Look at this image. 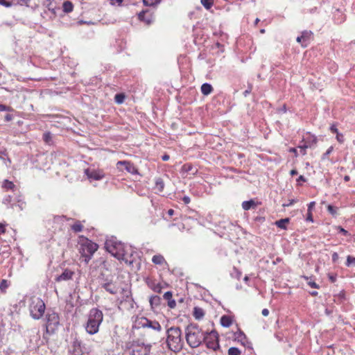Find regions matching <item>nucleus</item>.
<instances>
[{"instance_id":"6ab92c4d","label":"nucleus","mask_w":355,"mask_h":355,"mask_svg":"<svg viewBox=\"0 0 355 355\" xmlns=\"http://www.w3.org/2000/svg\"><path fill=\"white\" fill-rule=\"evenodd\" d=\"M146 328H150L157 331H160L162 330V327L157 320H151L146 318Z\"/></svg>"},{"instance_id":"9b49d317","label":"nucleus","mask_w":355,"mask_h":355,"mask_svg":"<svg viewBox=\"0 0 355 355\" xmlns=\"http://www.w3.org/2000/svg\"><path fill=\"white\" fill-rule=\"evenodd\" d=\"M155 12L151 9L146 8L138 13V19L147 25L153 24L155 21Z\"/></svg>"},{"instance_id":"c9c22d12","label":"nucleus","mask_w":355,"mask_h":355,"mask_svg":"<svg viewBox=\"0 0 355 355\" xmlns=\"http://www.w3.org/2000/svg\"><path fill=\"white\" fill-rule=\"evenodd\" d=\"M71 229L76 233L80 232L83 231V225L80 220H76V223L71 226Z\"/></svg>"},{"instance_id":"2f4dec72","label":"nucleus","mask_w":355,"mask_h":355,"mask_svg":"<svg viewBox=\"0 0 355 355\" xmlns=\"http://www.w3.org/2000/svg\"><path fill=\"white\" fill-rule=\"evenodd\" d=\"M182 171L185 173H191L194 175L197 173V169L194 168L191 164H185L182 167Z\"/></svg>"},{"instance_id":"37998d69","label":"nucleus","mask_w":355,"mask_h":355,"mask_svg":"<svg viewBox=\"0 0 355 355\" xmlns=\"http://www.w3.org/2000/svg\"><path fill=\"white\" fill-rule=\"evenodd\" d=\"M7 113L4 116V120L6 122H9L12 121L15 117V114L16 112L13 110V112H6Z\"/></svg>"},{"instance_id":"e2e57ef3","label":"nucleus","mask_w":355,"mask_h":355,"mask_svg":"<svg viewBox=\"0 0 355 355\" xmlns=\"http://www.w3.org/2000/svg\"><path fill=\"white\" fill-rule=\"evenodd\" d=\"M329 130L334 134H338L339 132L336 124H332L330 126Z\"/></svg>"},{"instance_id":"f257e3e1","label":"nucleus","mask_w":355,"mask_h":355,"mask_svg":"<svg viewBox=\"0 0 355 355\" xmlns=\"http://www.w3.org/2000/svg\"><path fill=\"white\" fill-rule=\"evenodd\" d=\"M105 248L114 257L123 261L125 263L132 264L134 260L128 257V246L116 240V238L107 239L105 243Z\"/></svg>"},{"instance_id":"a211bd4d","label":"nucleus","mask_w":355,"mask_h":355,"mask_svg":"<svg viewBox=\"0 0 355 355\" xmlns=\"http://www.w3.org/2000/svg\"><path fill=\"white\" fill-rule=\"evenodd\" d=\"M15 207H17L19 211H22L25 208L26 202L21 195L15 194Z\"/></svg>"},{"instance_id":"423d86ee","label":"nucleus","mask_w":355,"mask_h":355,"mask_svg":"<svg viewBox=\"0 0 355 355\" xmlns=\"http://www.w3.org/2000/svg\"><path fill=\"white\" fill-rule=\"evenodd\" d=\"M125 348L130 351V355H149L152 345L145 344L139 339H136L126 342Z\"/></svg>"},{"instance_id":"3c124183","label":"nucleus","mask_w":355,"mask_h":355,"mask_svg":"<svg viewBox=\"0 0 355 355\" xmlns=\"http://www.w3.org/2000/svg\"><path fill=\"white\" fill-rule=\"evenodd\" d=\"M297 148L300 149V153L302 155H305L306 154V149L309 147L305 143H304V144L299 145Z\"/></svg>"},{"instance_id":"6e6552de","label":"nucleus","mask_w":355,"mask_h":355,"mask_svg":"<svg viewBox=\"0 0 355 355\" xmlns=\"http://www.w3.org/2000/svg\"><path fill=\"white\" fill-rule=\"evenodd\" d=\"M202 343H205L207 348L213 349L214 351L219 349V335L218 332L215 329L211 331H205Z\"/></svg>"},{"instance_id":"f8f14e48","label":"nucleus","mask_w":355,"mask_h":355,"mask_svg":"<svg viewBox=\"0 0 355 355\" xmlns=\"http://www.w3.org/2000/svg\"><path fill=\"white\" fill-rule=\"evenodd\" d=\"M85 174L89 180H101L105 177V173L101 169L87 168L85 170Z\"/></svg>"},{"instance_id":"a19ab883","label":"nucleus","mask_w":355,"mask_h":355,"mask_svg":"<svg viewBox=\"0 0 355 355\" xmlns=\"http://www.w3.org/2000/svg\"><path fill=\"white\" fill-rule=\"evenodd\" d=\"M200 2L205 9L209 10L213 6L214 0H201Z\"/></svg>"},{"instance_id":"c756f323","label":"nucleus","mask_w":355,"mask_h":355,"mask_svg":"<svg viewBox=\"0 0 355 355\" xmlns=\"http://www.w3.org/2000/svg\"><path fill=\"white\" fill-rule=\"evenodd\" d=\"M73 10V4L70 1H66L62 3V11L64 13H69Z\"/></svg>"},{"instance_id":"69168bd1","label":"nucleus","mask_w":355,"mask_h":355,"mask_svg":"<svg viewBox=\"0 0 355 355\" xmlns=\"http://www.w3.org/2000/svg\"><path fill=\"white\" fill-rule=\"evenodd\" d=\"M339 259V255L336 252L332 253V262L334 263H336Z\"/></svg>"},{"instance_id":"864d4df0","label":"nucleus","mask_w":355,"mask_h":355,"mask_svg":"<svg viewBox=\"0 0 355 355\" xmlns=\"http://www.w3.org/2000/svg\"><path fill=\"white\" fill-rule=\"evenodd\" d=\"M122 292L125 293V294L123 296V300L124 301H129L130 299L132 300V297H131L130 291H125L124 288H122Z\"/></svg>"},{"instance_id":"c03bdc74","label":"nucleus","mask_w":355,"mask_h":355,"mask_svg":"<svg viewBox=\"0 0 355 355\" xmlns=\"http://www.w3.org/2000/svg\"><path fill=\"white\" fill-rule=\"evenodd\" d=\"M15 6H26L29 7V1L31 0H13Z\"/></svg>"},{"instance_id":"c85d7f7f","label":"nucleus","mask_w":355,"mask_h":355,"mask_svg":"<svg viewBox=\"0 0 355 355\" xmlns=\"http://www.w3.org/2000/svg\"><path fill=\"white\" fill-rule=\"evenodd\" d=\"M0 159L3 160L6 166H8L11 164V159H10L6 150L0 151Z\"/></svg>"},{"instance_id":"5fc2aeb1","label":"nucleus","mask_w":355,"mask_h":355,"mask_svg":"<svg viewBox=\"0 0 355 355\" xmlns=\"http://www.w3.org/2000/svg\"><path fill=\"white\" fill-rule=\"evenodd\" d=\"M128 259H132L135 261L134 256L136 254V252H135V250L133 249H132V248L130 246H128Z\"/></svg>"},{"instance_id":"09e8293b","label":"nucleus","mask_w":355,"mask_h":355,"mask_svg":"<svg viewBox=\"0 0 355 355\" xmlns=\"http://www.w3.org/2000/svg\"><path fill=\"white\" fill-rule=\"evenodd\" d=\"M9 286V283L6 279H2L0 282V290L3 292Z\"/></svg>"},{"instance_id":"4c0bfd02","label":"nucleus","mask_w":355,"mask_h":355,"mask_svg":"<svg viewBox=\"0 0 355 355\" xmlns=\"http://www.w3.org/2000/svg\"><path fill=\"white\" fill-rule=\"evenodd\" d=\"M125 95L123 93H118L114 96V101L117 104H121L125 100Z\"/></svg>"},{"instance_id":"4468645a","label":"nucleus","mask_w":355,"mask_h":355,"mask_svg":"<svg viewBox=\"0 0 355 355\" xmlns=\"http://www.w3.org/2000/svg\"><path fill=\"white\" fill-rule=\"evenodd\" d=\"M117 166L122 165L125 166V170L131 173V174H138V169L137 168L132 164V162L126 160L123 161H119L117 162Z\"/></svg>"},{"instance_id":"7c9ffc66","label":"nucleus","mask_w":355,"mask_h":355,"mask_svg":"<svg viewBox=\"0 0 355 355\" xmlns=\"http://www.w3.org/2000/svg\"><path fill=\"white\" fill-rule=\"evenodd\" d=\"M2 187L6 191L12 190V191H15V189H16L15 184L8 180H3Z\"/></svg>"},{"instance_id":"6e6d98bb","label":"nucleus","mask_w":355,"mask_h":355,"mask_svg":"<svg viewBox=\"0 0 355 355\" xmlns=\"http://www.w3.org/2000/svg\"><path fill=\"white\" fill-rule=\"evenodd\" d=\"M334 150L333 146H330L327 151L322 155V159H326L328 156L332 153Z\"/></svg>"},{"instance_id":"9d476101","label":"nucleus","mask_w":355,"mask_h":355,"mask_svg":"<svg viewBox=\"0 0 355 355\" xmlns=\"http://www.w3.org/2000/svg\"><path fill=\"white\" fill-rule=\"evenodd\" d=\"M71 347L73 355H89V351L85 347V345H84L76 336L73 339Z\"/></svg>"},{"instance_id":"4be33fe9","label":"nucleus","mask_w":355,"mask_h":355,"mask_svg":"<svg viewBox=\"0 0 355 355\" xmlns=\"http://www.w3.org/2000/svg\"><path fill=\"white\" fill-rule=\"evenodd\" d=\"M257 205V203L253 199L245 200L242 202V208L246 211L255 208Z\"/></svg>"},{"instance_id":"f704fd0d","label":"nucleus","mask_w":355,"mask_h":355,"mask_svg":"<svg viewBox=\"0 0 355 355\" xmlns=\"http://www.w3.org/2000/svg\"><path fill=\"white\" fill-rule=\"evenodd\" d=\"M164 188V183L161 178H157L155 179V189L159 191L162 192Z\"/></svg>"},{"instance_id":"58836bf2","label":"nucleus","mask_w":355,"mask_h":355,"mask_svg":"<svg viewBox=\"0 0 355 355\" xmlns=\"http://www.w3.org/2000/svg\"><path fill=\"white\" fill-rule=\"evenodd\" d=\"M228 355H241V351L236 347H231L228 349Z\"/></svg>"},{"instance_id":"2eb2a0df","label":"nucleus","mask_w":355,"mask_h":355,"mask_svg":"<svg viewBox=\"0 0 355 355\" xmlns=\"http://www.w3.org/2000/svg\"><path fill=\"white\" fill-rule=\"evenodd\" d=\"M146 317H137L132 326V333L134 334L135 330L141 328H146Z\"/></svg>"},{"instance_id":"0e129e2a","label":"nucleus","mask_w":355,"mask_h":355,"mask_svg":"<svg viewBox=\"0 0 355 355\" xmlns=\"http://www.w3.org/2000/svg\"><path fill=\"white\" fill-rule=\"evenodd\" d=\"M297 184L301 185L300 182H306L307 181L306 178L304 175H300L298 178L296 180Z\"/></svg>"},{"instance_id":"052dcab7","label":"nucleus","mask_w":355,"mask_h":355,"mask_svg":"<svg viewBox=\"0 0 355 355\" xmlns=\"http://www.w3.org/2000/svg\"><path fill=\"white\" fill-rule=\"evenodd\" d=\"M336 139L340 144L344 143V135L342 133L338 132V134H336Z\"/></svg>"},{"instance_id":"79ce46f5","label":"nucleus","mask_w":355,"mask_h":355,"mask_svg":"<svg viewBox=\"0 0 355 355\" xmlns=\"http://www.w3.org/2000/svg\"><path fill=\"white\" fill-rule=\"evenodd\" d=\"M0 5L6 8H10L15 6L13 0H0Z\"/></svg>"},{"instance_id":"f3484780","label":"nucleus","mask_w":355,"mask_h":355,"mask_svg":"<svg viewBox=\"0 0 355 355\" xmlns=\"http://www.w3.org/2000/svg\"><path fill=\"white\" fill-rule=\"evenodd\" d=\"M101 288H104L110 294L115 295L117 293L118 287L113 282H101Z\"/></svg>"},{"instance_id":"7ed1b4c3","label":"nucleus","mask_w":355,"mask_h":355,"mask_svg":"<svg viewBox=\"0 0 355 355\" xmlns=\"http://www.w3.org/2000/svg\"><path fill=\"white\" fill-rule=\"evenodd\" d=\"M168 348L174 352H179L184 346L182 331L179 327H171L166 330Z\"/></svg>"},{"instance_id":"774afa93","label":"nucleus","mask_w":355,"mask_h":355,"mask_svg":"<svg viewBox=\"0 0 355 355\" xmlns=\"http://www.w3.org/2000/svg\"><path fill=\"white\" fill-rule=\"evenodd\" d=\"M308 285H309L311 288H319V285L317 284L314 281H309L307 282Z\"/></svg>"},{"instance_id":"72a5a7b5","label":"nucleus","mask_w":355,"mask_h":355,"mask_svg":"<svg viewBox=\"0 0 355 355\" xmlns=\"http://www.w3.org/2000/svg\"><path fill=\"white\" fill-rule=\"evenodd\" d=\"M145 6L153 7L155 8L159 3L160 0H142Z\"/></svg>"},{"instance_id":"338daca9","label":"nucleus","mask_w":355,"mask_h":355,"mask_svg":"<svg viewBox=\"0 0 355 355\" xmlns=\"http://www.w3.org/2000/svg\"><path fill=\"white\" fill-rule=\"evenodd\" d=\"M168 306L171 308V309H174L176 306V302L175 300H173V298L169 300L168 302Z\"/></svg>"},{"instance_id":"412c9836","label":"nucleus","mask_w":355,"mask_h":355,"mask_svg":"<svg viewBox=\"0 0 355 355\" xmlns=\"http://www.w3.org/2000/svg\"><path fill=\"white\" fill-rule=\"evenodd\" d=\"M313 32L311 31H303L302 33H301V36L303 39V42H304L305 44H302V46H304V47H306L307 46V42H309V40L311 39V37H313Z\"/></svg>"},{"instance_id":"b1692460","label":"nucleus","mask_w":355,"mask_h":355,"mask_svg":"<svg viewBox=\"0 0 355 355\" xmlns=\"http://www.w3.org/2000/svg\"><path fill=\"white\" fill-rule=\"evenodd\" d=\"M234 336L235 340L241 343L242 345H245L244 340H246V336L242 330L239 329L238 331L234 334Z\"/></svg>"},{"instance_id":"a878e982","label":"nucleus","mask_w":355,"mask_h":355,"mask_svg":"<svg viewBox=\"0 0 355 355\" xmlns=\"http://www.w3.org/2000/svg\"><path fill=\"white\" fill-rule=\"evenodd\" d=\"M193 315L196 320H200L204 317L205 311L202 308L195 306L193 308Z\"/></svg>"},{"instance_id":"f03ea898","label":"nucleus","mask_w":355,"mask_h":355,"mask_svg":"<svg viewBox=\"0 0 355 355\" xmlns=\"http://www.w3.org/2000/svg\"><path fill=\"white\" fill-rule=\"evenodd\" d=\"M205 332L196 323H190L185 328V338L187 344L192 348L199 347L202 341Z\"/></svg>"},{"instance_id":"dca6fc26","label":"nucleus","mask_w":355,"mask_h":355,"mask_svg":"<svg viewBox=\"0 0 355 355\" xmlns=\"http://www.w3.org/2000/svg\"><path fill=\"white\" fill-rule=\"evenodd\" d=\"M302 142L305 143L311 148L316 145L318 139L314 135H312L311 132H308L306 133V136L302 139Z\"/></svg>"},{"instance_id":"aec40b11","label":"nucleus","mask_w":355,"mask_h":355,"mask_svg":"<svg viewBox=\"0 0 355 355\" xmlns=\"http://www.w3.org/2000/svg\"><path fill=\"white\" fill-rule=\"evenodd\" d=\"M2 203L6 205L8 208L13 209L15 205V196H6L3 199Z\"/></svg>"},{"instance_id":"cd10ccee","label":"nucleus","mask_w":355,"mask_h":355,"mask_svg":"<svg viewBox=\"0 0 355 355\" xmlns=\"http://www.w3.org/2000/svg\"><path fill=\"white\" fill-rule=\"evenodd\" d=\"M290 218H282L279 220H277L275 222V225L277 227L282 229V230H286L287 229V224L289 223Z\"/></svg>"},{"instance_id":"603ef678","label":"nucleus","mask_w":355,"mask_h":355,"mask_svg":"<svg viewBox=\"0 0 355 355\" xmlns=\"http://www.w3.org/2000/svg\"><path fill=\"white\" fill-rule=\"evenodd\" d=\"M336 230H338V232L339 233L342 234L344 236H350L351 235L347 230H346L345 229H344L341 226H336Z\"/></svg>"},{"instance_id":"bf43d9fd","label":"nucleus","mask_w":355,"mask_h":355,"mask_svg":"<svg viewBox=\"0 0 355 355\" xmlns=\"http://www.w3.org/2000/svg\"><path fill=\"white\" fill-rule=\"evenodd\" d=\"M164 299L167 300L168 302L173 298V293L171 291H166L164 295Z\"/></svg>"},{"instance_id":"bb28decb","label":"nucleus","mask_w":355,"mask_h":355,"mask_svg":"<svg viewBox=\"0 0 355 355\" xmlns=\"http://www.w3.org/2000/svg\"><path fill=\"white\" fill-rule=\"evenodd\" d=\"M201 92L205 96L209 95L213 92V87L208 83H205L201 86Z\"/></svg>"},{"instance_id":"ddd939ff","label":"nucleus","mask_w":355,"mask_h":355,"mask_svg":"<svg viewBox=\"0 0 355 355\" xmlns=\"http://www.w3.org/2000/svg\"><path fill=\"white\" fill-rule=\"evenodd\" d=\"M74 272L66 268L63 270V272L60 275H58L55 280L57 282H64V281H68L70 279H72L73 276L74 275Z\"/></svg>"},{"instance_id":"ea45409f","label":"nucleus","mask_w":355,"mask_h":355,"mask_svg":"<svg viewBox=\"0 0 355 355\" xmlns=\"http://www.w3.org/2000/svg\"><path fill=\"white\" fill-rule=\"evenodd\" d=\"M42 138L45 143L50 144L52 141V134L50 132H46L43 134Z\"/></svg>"},{"instance_id":"1a4fd4ad","label":"nucleus","mask_w":355,"mask_h":355,"mask_svg":"<svg viewBox=\"0 0 355 355\" xmlns=\"http://www.w3.org/2000/svg\"><path fill=\"white\" fill-rule=\"evenodd\" d=\"M46 331L49 334H53L60 325L59 315L54 312L49 311L46 315Z\"/></svg>"},{"instance_id":"49530a36","label":"nucleus","mask_w":355,"mask_h":355,"mask_svg":"<svg viewBox=\"0 0 355 355\" xmlns=\"http://www.w3.org/2000/svg\"><path fill=\"white\" fill-rule=\"evenodd\" d=\"M148 285L155 293H160L162 292V287L160 285V284H156L154 285V286H151L150 285V283H148Z\"/></svg>"},{"instance_id":"13d9d810","label":"nucleus","mask_w":355,"mask_h":355,"mask_svg":"<svg viewBox=\"0 0 355 355\" xmlns=\"http://www.w3.org/2000/svg\"><path fill=\"white\" fill-rule=\"evenodd\" d=\"M329 280L331 283H335L337 280V275L335 273H329L327 275Z\"/></svg>"},{"instance_id":"a18cd8bd","label":"nucleus","mask_w":355,"mask_h":355,"mask_svg":"<svg viewBox=\"0 0 355 355\" xmlns=\"http://www.w3.org/2000/svg\"><path fill=\"white\" fill-rule=\"evenodd\" d=\"M345 265L347 267H349L352 265H355V257L348 255L347 257V261H346Z\"/></svg>"},{"instance_id":"20e7f679","label":"nucleus","mask_w":355,"mask_h":355,"mask_svg":"<svg viewBox=\"0 0 355 355\" xmlns=\"http://www.w3.org/2000/svg\"><path fill=\"white\" fill-rule=\"evenodd\" d=\"M103 320V313L101 310L98 308L91 309L87 315V321L85 324L87 333L90 335L98 333Z\"/></svg>"},{"instance_id":"8fccbe9b","label":"nucleus","mask_w":355,"mask_h":355,"mask_svg":"<svg viewBox=\"0 0 355 355\" xmlns=\"http://www.w3.org/2000/svg\"><path fill=\"white\" fill-rule=\"evenodd\" d=\"M0 112H13V108L10 106L0 103Z\"/></svg>"},{"instance_id":"de8ad7c7","label":"nucleus","mask_w":355,"mask_h":355,"mask_svg":"<svg viewBox=\"0 0 355 355\" xmlns=\"http://www.w3.org/2000/svg\"><path fill=\"white\" fill-rule=\"evenodd\" d=\"M98 282L100 284H101V282H112V279H110L107 277H105V275L103 273H101L98 276Z\"/></svg>"},{"instance_id":"e433bc0d","label":"nucleus","mask_w":355,"mask_h":355,"mask_svg":"<svg viewBox=\"0 0 355 355\" xmlns=\"http://www.w3.org/2000/svg\"><path fill=\"white\" fill-rule=\"evenodd\" d=\"M327 211L328 212L333 216L334 217H336L338 214V208L337 207H335L332 205H328L327 207Z\"/></svg>"},{"instance_id":"5701e85b","label":"nucleus","mask_w":355,"mask_h":355,"mask_svg":"<svg viewBox=\"0 0 355 355\" xmlns=\"http://www.w3.org/2000/svg\"><path fill=\"white\" fill-rule=\"evenodd\" d=\"M149 302L152 309L157 308L161 304V297L158 295H152Z\"/></svg>"},{"instance_id":"4d7b16f0","label":"nucleus","mask_w":355,"mask_h":355,"mask_svg":"<svg viewBox=\"0 0 355 355\" xmlns=\"http://www.w3.org/2000/svg\"><path fill=\"white\" fill-rule=\"evenodd\" d=\"M252 87L251 83H248V88L243 93L245 97L248 96L252 92Z\"/></svg>"},{"instance_id":"0eeeda50","label":"nucleus","mask_w":355,"mask_h":355,"mask_svg":"<svg viewBox=\"0 0 355 355\" xmlns=\"http://www.w3.org/2000/svg\"><path fill=\"white\" fill-rule=\"evenodd\" d=\"M46 309L44 301L37 297H32L29 304V311L31 318L34 320H39L42 318Z\"/></svg>"},{"instance_id":"473e14b6","label":"nucleus","mask_w":355,"mask_h":355,"mask_svg":"<svg viewBox=\"0 0 355 355\" xmlns=\"http://www.w3.org/2000/svg\"><path fill=\"white\" fill-rule=\"evenodd\" d=\"M152 262L155 265H162L165 263L164 257L161 254H155L152 258Z\"/></svg>"},{"instance_id":"680f3d73","label":"nucleus","mask_w":355,"mask_h":355,"mask_svg":"<svg viewBox=\"0 0 355 355\" xmlns=\"http://www.w3.org/2000/svg\"><path fill=\"white\" fill-rule=\"evenodd\" d=\"M254 220L255 222L262 224L265 221L266 219H265V217H263V216H257L254 217Z\"/></svg>"},{"instance_id":"39448f33","label":"nucleus","mask_w":355,"mask_h":355,"mask_svg":"<svg viewBox=\"0 0 355 355\" xmlns=\"http://www.w3.org/2000/svg\"><path fill=\"white\" fill-rule=\"evenodd\" d=\"M79 252L85 257V261L88 263L94 253L98 250V245L86 236L81 235L78 237Z\"/></svg>"},{"instance_id":"393cba45","label":"nucleus","mask_w":355,"mask_h":355,"mask_svg":"<svg viewBox=\"0 0 355 355\" xmlns=\"http://www.w3.org/2000/svg\"><path fill=\"white\" fill-rule=\"evenodd\" d=\"M220 322L223 327H230L232 324V319L230 316L224 315L221 316Z\"/></svg>"}]
</instances>
